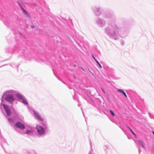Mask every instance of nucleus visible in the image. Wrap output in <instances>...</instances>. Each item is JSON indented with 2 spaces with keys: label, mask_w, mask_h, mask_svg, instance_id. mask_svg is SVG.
<instances>
[{
  "label": "nucleus",
  "mask_w": 154,
  "mask_h": 154,
  "mask_svg": "<svg viewBox=\"0 0 154 154\" xmlns=\"http://www.w3.org/2000/svg\"><path fill=\"white\" fill-rule=\"evenodd\" d=\"M5 100L12 104H13V102L14 100L15 99L13 96L11 94H8L7 95L5 98Z\"/></svg>",
  "instance_id": "obj_1"
},
{
  "label": "nucleus",
  "mask_w": 154,
  "mask_h": 154,
  "mask_svg": "<svg viewBox=\"0 0 154 154\" xmlns=\"http://www.w3.org/2000/svg\"><path fill=\"white\" fill-rule=\"evenodd\" d=\"M38 132L40 135L44 134L45 133V130L44 128L41 126L37 125L36 126Z\"/></svg>",
  "instance_id": "obj_2"
},
{
  "label": "nucleus",
  "mask_w": 154,
  "mask_h": 154,
  "mask_svg": "<svg viewBox=\"0 0 154 154\" xmlns=\"http://www.w3.org/2000/svg\"><path fill=\"white\" fill-rule=\"evenodd\" d=\"M3 106L5 110L7 115L8 116H10L11 114V110L9 108L8 106L7 105L5 104H3Z\"/></svg>",
  "instance_id": "obj_3"
},
{
  "label": "nucleus",
  "mask_w": 154,
  "mask_h": 154,
  "mask_svg": "<svg viewBox=\"0 0 154 154\" xmlns=\"http://www.w3.org/2000/svg\"><path fill=\"white\" fill-rule=\"evenodd\" d=\"M15 125L16 127L21 129H24L25 128L24 125L19 122H17Z\"/></svg>",
  "instance_id": "obj_4"
},
{
  "label": "nucleus",
  "mask_w": 154,
  "mask_h": 154,
  "mask_svg": "<svg viewBox=\"0 0 154 154\" xmlns=\"http://www.w3.org/2000/svg\"><path fill=\"white\" fill-rule=\"evenodd\" d=\"M33 112L35 116L36 119L42 121H43V119L42 118L37 112H35L34 111Z\"/></svg>",
  "instance_id": "obj_5"
},
{
  "label": "nucleus",
  "mask_w": 154,
  "mask_h": 154,
  "mask_svg": "<svg viewBox=\"0 0 154 154\" xmlns=\"http://www.w3.org/2000/svg\"><path fill=\"white\" fill-rule=\"evenodd\" d=\"M117 91L118 92H121V93H122L126 97H127V96L126 94L125 93L123 90H121V89H118L117 90Z\"/></svg>",
  "instance_id": "obj_6"
},
{
  "label": "nucleus",
  "mask_w": 154,
  "mask_h": 154,
  "mask_svg": "<svg viewBox=\"0 0 154 154\" xmlns=\"http://www.w3.org/2000/svg\"><path fill=\"white\" fill-rule=\"evenodd\" d=\"M137 142L140 145H141L143 146H144V144H143L142 141L141 140H138Z\"/></svg>",
  "instance_id": "obj_7"
},
{
  "label": "nucleus",
  "mask_w": 154,
  "mask_h": 154,
  "mask_svg": "<svg viewBox=\"0 0 154 154\" xmlns=\"http://www.w3.org/2000/svg\"><path fill=\"white\" fill-rule=\"evenodd\" d=\"M16 96L18 98L22 100L23 99V97L20 94H17Z\"/></svg>",
  "instance_id": "obj_8"
},
{
  "label": "nucleus",
  "mask_w": 154,
  "mask_h": 154,
  "mask_svg": "<svg viewBox=\"0 0 154 154\" xmlns=\"http://www.w3.org/2000/svg\"><path fill=\"white\" fill-rule=\"evenodd\" d=\"M22 101L25 104H28L27 100L23 98L22 99Z\"/></svg>",
  "instance_id": "obj_9"
},
{
  "label": "nucleus",
  "mask_w": 154,
  "mask_h": 154,
  "mask_svg": "<svg viewBox=\"0 0 154 154\" xmlns=\"http://www.w3.org/2000/svg\"><path fill=\"white\" fill-rule=\"evenodd\" d=\"M130 130V131H131V133H132V134L134 135L135 136H136V135L134 132L132 131V129L129 127H127Z\"/></svg>",
  "instance_id": "obj_10"
},
{
  "label": "nucleus",
  "mask_w": 154,
  "mask_h": 154,
  "mask_svg": "<svg viewBox=\"0 0 154 154\" xmlns=\"http://www.w3.org/2000/svg\"><path fill=\"white\" fill-rule=\"evenodd\" d=\"M96 62L98 64V65L100 67V68H102V66H101V65L99 63V62L97 60L96 61Z\"/></svg>",
  "instance_id": "obj_11"
},
{
  "label": "nucleus",
  "mask_w": 154,
  "mask_h": 154,
  "mask_svg": "<svg viewBox=\"0 0 154 154\" xmlns=\"http://www.w3.org/2000/svg\"><path fill=\"white\" fill-rule=\"evenodd\" d=\"M110 112L111 114L112 115V116H115L114 113H113L112 111V110H110Z\"/></svg>",
  "instance_id": "obj_12"
},
{
  "label": "nucleus",
  "mask_w": 154,
  "mask_h": 154,
  "mask_svg": "<svg viewBox=\"0 0 154 154\" xmlns=\"http://www.w3.org/2000/svg\"><path fill=\"white\" fill-rule=\"evenodd\" d=\"M92 57H93V58H94V59L95 60V61H96L97 60H96V59H95V57H94L93 56V55H92Z\"/></svg>",
  "instance_id": "obj_13"
},
{
  "label": "nucleus",
  "mask_w": 154,
  "mask_h": 154,
  "mask_svg": "<svg viewBox=\"0 0 154 154\" xmlns=\"http://www.w3.org/2000/svg\"><path fill=\"white\" fill-rule=\"evenodd\" d=\"M30 131H29V130H28V131H26V133L28 134V133H30Z\"/></svg>",
  "instance_id": "obj_14"
},
{
  "label": "nucleus",
  "mask_w": 154,
  "mask_h": 154,
  "mask_svg": "<svg viewBox=\"0 0 154 154\" xmlns=\"http://www.w3.org/2000/svg\"><path fill=\"white\" fill-rule=\"evenodd\" d=\"M101 89H102V91H103V92L104 93H105V92L104 91V90L102 88H101Z\"/></svg>",
  "instance_id": "obj_15"
},
{
  "label": "nucleus",
  "mask_w": 154,
  "mask_h": 154,
  "mask_svg": "<svg viewBox=\"0 0 154 154\" xmlns=\"http://www.w3.org/2000/svg\"><path fill=\"white\" fill-rule=\"evenodd\" d=\"M23 10L26 13V10H25L24 9H23Z\"/></svg>",
  "instance_id": "obj_16"
},
{
  "label": "nucleus",
  "mask_w": 154,
  "mask_h": 154,
  "mask_svg": "<svg viewBox=\"0 0 154 154\" xmlns=\"http://www.w3.org/2000/svg\"><path fill=\"white\" fill-rule=\"evenodd\" d=\"M81 68L84 71H85V70H84V69L83 68Z\"/></svg>",
  "instance_id": "obj_17"
},
{
  "label": "nucleus",
  "mask_w": 154,
  "mask_h": 154,
  "mask_svg": "<svg viewBox=\"0 0 154 154\" xmlns=\"http://www.w3.org/2000/svg\"><path fill=\"white\" fill-rule=\"evenodd\" d=\"M152 133H153V134H154V132L153 131H152Z\"/></svg>",
  "instance_id": "obj_18"
}]
</instances>
